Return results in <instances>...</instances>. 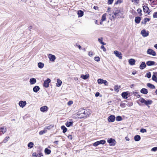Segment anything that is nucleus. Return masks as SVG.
I'll use <instances>...</instances> for the list:
<instances>
[{
  "mask_svg": "<svg viewBox=\"0 0 157 157\" xmlns=\"http://www.w3.org/2000/svg\"><path fill=\"white\" fill-rule=\"evenodd\" d=\"M90 114V113L87 110H85L84 109H80L78 110V112L74 114V115L79 118H86Z\"/></svg>",
  "mask_w": 157,
  "mask_h": 157,
  "instance_id": "obj_1",
  "label": "nucleus"
},
{
  "mask_svg": "<svg viewBox=\"0 0 157 157\" xmlns=\"http://www.w3.org/2000/svg\"><path fill=\"white\" fill-rule=\"evenodd\" d=\"M47 132V130L45 128L44 130L40 131L39 132V134L40 135H42Z\"/></svg>",
  "mask_w": 157,
  "mask_h": 157,
  "instance_id": "obj_37",
  "label": "nucleus"
},
{
  "mask_svg": "<svg viewBox=\"0 0 157 157\" xmlns=\"http://www.w3.org/2000/svg\"><path fill=\"white\" fill-rule=\"evenodd\" d=\"M29 82L31 84H33L36 82V80L34 78H31L30 79Z\"/></svg>",
  "mask_w": 157,
  "mask_h": 157,
  "instance_id": "obj_21",
  "label": "nucleus"
},
{
  "mask_svg": "<svg viewBox=\"0 0 157 157\" xmlns=\"http://www.w3.org/2000/svg\"><path fill=\"white\" fill-rule=\"evenodd\" d=\"M115 120V116L113 115H111L108 117V120L109 122H113Z\"/></svg>",
  "mask_w": 157,
  "mask_h": 157,
  "instance_id": "obj_12",
  "label": "nucleus"
},
{
  "mask_svg": "<svg viewBox=\"0 0 157 157\" xmlns=\"http://www.w3.org/2000/svg\"><path fill=\"white\" fill-rule=\"evenodd\" d=\"M61 129L63 130V132L64 133L66 132L67 131V129L63 125L61 126Z\"/></svg>",
  "mask_w": 157,
  "mask_h": 157,
  "instance_id": "obj_33",
  "label": "nucleus"
},
{
  "mask_svg": "<svg viewBox=\"0 0 157 157\" xmlns=\"http://www.w3.org/2000/svg\"><path fill=\"white\" fill-rule=\"evenodd\" d=\"M155 63V62L152 61H148L146 62V64L148 66L154 65Z\"/></svg>",
  "mask_w": 157,
  "mask_h": 157,
  "instance_id": "obj_16",
  "label": "nucleus"
},
{
  "mask_svg": "<svg viewBox=\"0 0 157 157\" xmlns=\"http://www.w3.org/2000/svg\"><path fill=\"white\" fill-rule=\"evenodd\" d=\"M140 92L144 94H147L148 92L147 90L145 88H142Z\"/></svg>",
  "mask_w": 157,
  "mask_h": 157,
  "instance_id": "obj_18",
  "label": "nucleus"
},
{
  "mask_svg": "<svg viewBox=\"0 0 157 157\" xmlns=\"http://www.w3.org/2000/svg\"><path fill=\"white\" fill-rule=\"evenodd\" d=\"M141 34L144 37H146L149 35V32L145 29L142 30L141 32Z\"/></svg>",
  "mask_w": 157,
  "mask_h": 157,
  "instance_id": "obj_7",
  "label": "nucleus"
},
{
  "mask_svg": "<svg viewBox=\"0 0 157 157\" xmlns=\"http://www.w3.org/2000/svg\"><path fill=\"white\" fill-rule=\"evenodd\" d=\"M125 139H126V140H127V141H129V139L128 137H126L125 138Z\"/></svg>",
  "mask_w": 157,
  "mask_h": 157,
  "instance_id": "obj_59",
  "label": "nucleus"
},
{
  "mask_svg": "<svg viewBox=\"0 0 157 157\" xmlns=\"http://www.w3.org/2000/svg\"><path fill=\"white\" fill-rule=\"evenodd\" d=\"M58 141H56L54 142V143L57 144H58Z\"/></svg>",
  "mask_w": 157,
  "mask_h": 157,
  "instance_id": "obj_62",
  "label": "nucleus"
},
{
  "mask_svg": "<svg viewBox=\"0 0 157 157\" xmlns=\"http://www.w3.org/2000/svg\"><path fill=\"white\" fill-rule=\"evenodd\" d=\"M68 137L69 139H72V136L71 135H69L68 136Z\"/></svg>",
  "mask_w": 157,
  "mask_h": 157,
  "instance_id": "obj_58",
  "label": "nucleus"
},
{
  "mask_svg": "<svg viewBox=\"0 0 157 157\" xmlns=\"http://www.w3.org/2000/svg\"><path fill=\"white\" fill-rule=\"evenodd\" d=\"M123 2V0H117L115 3V4H118L121 3Z\"/></svg>",
  "mask_w": 157,
  "mask_h": 157,
  "instance_id": "obj_43",
  "label": "nucleus"
},
{
  "mask_svg": "<svg viewBox=\"0 0 157 157\" xmlns=\"http://www.w3.org/2000/svg\"><path fill=\"white\" fill-rule=\"evenodd\" d=\"M132 2H134L135 4H137L139 2V0H131Z\"/></svg>",
  "mask_w": 157,
  "mask_h": 157,
  "instance_id": "obj_46",
  "label": "nucleus"
},
{
  "mask_svg": "<svg viewBox=\"0 0 157 157\" xmlns=\"http://www.w3.org/2000/svg\"><path fill=\"white\" fill-rule=\"evenodd\" d=\"M38 67L40 68H42L43 67H44V63H41V62H39V63H38Z\"/></svg>",
  "mask_w": 157,
  "mask_h": 157,
  "instance_id": "obj_36",
  "label": "nucleus"
},
{
  "mask_svg": "<svg viewBox=\"0 0 157 157\" xmlns=\"http://www.w3.org/2000/svg\"><path fill=\"white\" fill-rule=\"evenodd\" d=\"M105 143V140H101L97 141L94 143L93 144V146L95 147H96L100 144H104Z\"/></svg>",
  "mask_w": 157,
  "mask_h": 157,
  "instance_id": "obj_4",
  "label": "nucleus"
},
{
  "mask_svg": "<svg viewBox=\"0 0 157 157\" xmlns=\"http://www.w3.org/2000/svg\"><path fill=\"white\" fill-rule=\"evenodd\" d=\"M95 23L96 24H98V21L97 20H96L95 21Z\"/></svg>",
  "mask_w": 157,
  "mask_h": 157,
  "instance_id": "obj_63",
  "label": "nucleus"
},
{
  "mask_svg": "<svg viewBox=\"0 0 157 157\" xmlns=\"http://www.w3.org/2000/svg\"><path fill=\"white\" fill-rule=\"evenodd\" d=\"M51 80L48 78L45 80L43 86L46 88H48L49 86V83L51 82Z\"/></svg>",
  "mask_w": 157,
  "mask_h": 157,
  "instance_id": "obj_3",
  "label": "nucleus"
},
{
  "mask_svg": "<svg viewBox=\"0 0 157 157\" xmlns=\"http://www.w3.org/2000/svg\"><path fill=\"white\" fill-rule=\"evenodd\" d=\"M98 84H104L105 85H107L108 82L105 80H104L102 79H98Z\"/></svg>",
  "mask_w": 157,
  "mask_h": 157,
  "instance_id": "obj_6",
  "label": "nucleus"
},
{
  "mask_svg": "<svg viewBox=\"0 0 157 157\" xmlns=\"http://www.w3.org/2000/svg\"><path fill=\"white\" fill-rule=\"evenodd\" d=\"M153 17L154 18H157V12H155L154 13Z\"/></svg>",
  "mask_w": 157,
  "mask_h": 157,
  "instance_id": "obj_55",
  "label": "nucleus"
},
{
  "mask_svg": "<svg viewBox=\"0 0 157 157\" xmlns=\"http://www.w3.org/2000/svg\"><path fill=\"white\" fill-rule=\"evenodd\" d=\"M113 13L114 15V16H113V18L116 17H118L119 18L120 17V14H121L120 11V10H117V11H116L115 12L113 11Z\"/></svg>",
  "mask_w": 157,
  "mask_h": 157,
  "instance_id": "obj_14",
  "label": "nucleus"
},
{
  "mask_svg": "<svg viewBox=\"0 0 157 157\" xmlns=\"http://www.w3.org/2000/svg\"><path fill=\"white\" fill-rule=\"evenodd\" d=\"M100 94L99 92H97L95 94V96L96 97H98L99 95Z\"/></svg>",
  "mask_w": 157,
  "mask_h": 157,
  "instance_id": "obj_56",
  "label": "nucleus"
},
{
  "mask_svg": "<svg viewBox=\"0 0 157 157\" xmlns=\"http://www.w3.org/2000/svg\"><path fill=\"white\" fill-rule=\"evenodd\" d=\"M122 118L120 116H118L116 117V120L117 121H121Z\"/></svg>",
  "mask_w": 157,
  "mask_h": 157,
  "instance_id": "obj_40",
  "label": "nucleus"
},
{
  "mask_svg": "<svg viewBox=\"0 0 157 157\" xmlns=\"http://www.w3.org/2000/svg\"><path fill=\"white\" fill-rule=\"evenodd\" d=\"M40 89L39 87L38 86H34L33 89V91L34 92H37Z\"/></svg>",
  "mask_w": 157,
  "mask_h": 157,
  "instance_id": "obj_20",
  "label": "nucleus"
},
{
  "mask_svg": "<svg viewBox=\"0 0 157 157\" xmlns=\"http://www.w3.org/2000/svg\"><path fill=\"white\" fill-rule=\"evenodd\" d=\"M150 20V19L148 18H145L144 19V21L141 22V23L143 24H146L147 21H149Z\"/></svg>",
  "mask_w": 157,
  "mask_h": 157,
  "instance_id": "obj_35",
  "label": "nucleus"
},
{
  "mask_svg": "<svg viewBox=\"0 0 157 157\" xmlns=\"http://www.w3.org/2000/svg\"><path fill=\"white\" fill-rule=\"evenodd\" d=\"M48 109V107L46 106H44L41 107L40 108V110L41 111L44 112L47 111Z\"/></svg>",
  "mask_w": 157,
  "mask_h": 157,
  "instance_id": "obj_15",
  "label": "nucleus"
},
{
  "mask_svg": "<svg viewBox=\"0 0 157 157\" xmlns=\"http://www.w3.org/2000/svg\"><path fill=\"white\" fill-rule=\"evenodd\" d=\"M101 49H103V51L104 52H105L106 51V48H105V47L103 45H102L101 46Z\"/></svg>",
  "mask_w": 157,
  "mask_h": 157,
  "instance_id": "obj_51",
  "label": "nucleus"
},
{
  "mask_svg": "<svg viewBox=\"0 0 157 157\" xmlns=\"http://www.w3.org/2000/svg\"><path fill=\"white\" fill-rule=\"evenodd\" d=\"M9 138V137H6L3 140V142L4 143H6L8 140V139Z\"/></svg>",
  "mask_w": 157,
  "mask_h": 157,
  "instance_id": "obj_44",
  "label": "nucleus"
},
{
  "mask_svg": "<svg viewBox=\"0 0 157 157\" xmlns=\"http://www.w3.org/2000/svg\"><path fill=\"white\" fill-rule=\"evenodd\" d=\"M74 79L75 81H77L78 80V78L77 77H75L74 78Z\"/></svg>",
  "mask_w": 157,
  "mask_h": 157,
  "instance_id": "obj_60",
  "label": "nucleus"
},
{
  "mask_svg": "<svg viewBox=\"0 0 157 157\" xmlns=\"http://www.w3.org/2000/svg\"><path fill=\"white\" fill-rule=\"evenodd\" d=\"M137 11L138 12V13L140 14V16L142 15V14L141 13L142 10L140 8L138 9L137 10Z\"/></svg>",
  "mask_w": 157,
  "mask_h": 157,
  "instance_id": "obj_45",
  "label": "nucleus"
},
{
  "mask_svg": "<svg viewBox=\"0 0 157 157\" xmlns=\"http://www.w3.org/2000/svg\"><path fill=\"white\" fill-rule=\"evenodd\" d=\"M73 122H67L65 124L67 127H69L72 126L73 125Z\"/></svg>",
  "mask_w": 157,
  "mask_h": 157,
  "instance_id": "obj_34",
  "label": "nucleus"
},
{
  "mask_svg": "<svg viewBox=\"0 0 157 157\" xmlns=\"http://www.w3.org/2000/svg\"><path fill=\"white\" fill-rule=\"evenodd\" d=\"M154 47L157 49V44H155L154 46Z\"/></svg>",
  "mask_w": 157,
  "mask_h": 157,
  "instance_id": "obj_61",
  "label": "nucleus"
},
{
  "mask_svg": "<svg viewBox=\"0 0 157 157\" xmlns=\"http://www.w3.org/2000/svg\"><path fill=\"white\" fill-rule=\"evenodd\" d=\"M81 77L83 79H86L89 77V75L86 74L84 75L82 74L81 75Z\"/></svg>",
  "mask_w": 157,
  "mask_h": 157,
  "instance_id": "obj_28",
  "label": "nucleus"
},
{
  "mask_svg": "<svg viewBox=\"0 0 157 157\" xmlns=\"http://www.w3.org/2000/svg\"><path fill=\"white\" fill-rule=\"evenodd\" d=\"M44 152L46 154L48 155L51 153V151L47 148H46L44 150Z\"/></svg>",
  "mask_w": 157,
  "mask_h": 157,
  "instance_id": "obj_32",
  "label": "nucleus"
},
{
  "mask_svg": "<svg viewBox=\"0 0 157 157\" xmlns=\"http://www.w3.org/2000/svg\"><path fill=\"white\" fill-rule=\"evenodd\" d=\"M6 131V128H0V132H2L3 134L5 133Z\"/></svg>",
  "mask_w": 157,
  "mask_h": 157,
  "instance_id": "obj_29",
  "label": "nucleus"
},
{
  "mask_svg": "<svg viewBox=\"0 0 157 157\" xmlns=\"http://www.w3.org/2000/svg\"><path fill=\"white\" fill-rule=\"evenodd\" d=\"M147 86L151 89H154L155 88V86L153 84L150 83H147Z\"/></svg>",
  "mask_w": 157,
  "mask_h": 157,
  "instance_id": "obj_23",
  "label": "nucleus"
},
{
  "mask_svg": "<svg viewBox=\"0 0 157 157\" xmlns=\"http://www.w3.org/2000/svg\"><path fill=\"white\" fill-rule=\"evenodd\" d=\"M107 142L111 146L114 145L116 143L115 140L112 138H110L108 140Z\"/></svg>",
  "mask_w": 157,
  "mask_h": 157,
  "instance_id": "obj_8",
  "label": "nucleus"
},
{
  "mask_svg": "<svg viewBox=\"0 0 157 157\" xmlns=\"http://www.w3.org/2000/svg\"><path fill=\"white\" fill-rule=\"evenodd\" d=\"M146 76L148 78H150L151 77V73L150 72H149L148 73H147L146 74Z\"/></svg>",
  "mask_w": 157,
  "mask_h": 157,
  "instance_id": "obj_47",
  "label": "nucleus"
},
{
  "mask_svg": "<svg viewBox=\"0 0 157 157\" xmlns=\"http://www.w3.org/2000/svg\"><path fill=\"white\" fill-rule=\"evenodd\" d=\"M114 0H108V3L109 4H111L113 3Z\"/></svg>",
  "mask_w": 157,
  "mask_h": 157,
  "instance_id": "obj_52",
  "label": "nucleus"
},
{
  "mask_svg": "<svg viewBox=\"0 0 157 157\" xmlns=\"http://www.w3.org/2000/svg\"><path fill=\"white\" fill-rule=\"evenodd\" d=\"M57 83L56 84V86L58 87H59L61 85L62 83V82L59 78L57 79Z\"/></svg>",
  "mask_w": 157,
  "mask_h": 157,
  "instance_id": "obj_24",
  "label": "nucleus"
},
{
  "mask_svg": "<svg viewBox=\"0 0 157 157\" xmlns=\"http://www.w3.org/2000/svg\"><path fill=\"white\" fill-rule=\"evenodd\" d=\"M106 13H104L102 15L101 20V21H103L105 20L106 19Z\"/></svg>",
  "mask_w": 157,
  "mask_h": 157,
  "instance_id": "obj_31",
  "label": "nucleus"
},
{
  "mask_svg": "<svg viewBox=\"0 0 157 157\" xmlns=\"http://www.w3.org/2000/svg\"><path fill=\"white\" fill-rule=\"evenodd\" d=\"M140 101L141 102L147 105H151L152 103V101L151 100H147L146 101L142 98H141Z\"/></svg>",
  "mask_w": 157,
  "mask_h": 157,
  "instance_id": "obj_2",
  "label": "nucleus"
},
{
  "mask_svg": "<svg viewBox=\"0 0 157 157\" xmlns=\"http://www.w3.org/2000/svg\"><path fill=\"white\" fill-rule=\"evenodd\" d=\"M48 58L52 62H53L56 58L55 56L50 54H49Z\"/></svg>",
  "mask_w": 157,
  "mask_h": 157,
  "instance_id": "obj_10",
  "label": "nucleus"
},
{
  "mask_svg": "<svg viewBox=\"0 0 157 157\" xmlns=\"http://www.w3.org/2000/svg\"><path fill=\"white\" fill-rule=\"evenodd\" d=\"M26 105V102L25 101H20L19 102V105L22 108H23Z\"/></svg>",
  "mask_w": 157,
  "mask_h": 157,
  "instance_id": "obj_13",
  "label": "nucleus"
},
{
  "mask_svg": "<svg viewBox=\"0 0 157 157\" xmlns=\"http://www.w3.org/2000/svg\"><path fill=\"white\" fill-rule=\"evenodd\" d=\"M114 53L117 57H118L120 59H122V54L121 52L116 50L114 51Z\"/></svg>",
  "mask_w": 157,
  "mask_h": 157,
  "instance_id": "obj_9",
  "label": "nucleus"
},
{
  "mask_svg": "<svg viewBox=\"0 0 157 157\" xmlns=\"http://www.w3.org/2000/svg\"><path fill=\"white\" fill-rule=\"evenodd\" d=\"M98 42L101 44H102L103 45H106V43H105L103 42V38L101 37L100 38H99L98 39Z\"/></svg>",
  "mask_w": 157,
  "mask_h": 157,
  "instance_id": "obj_30",
  "label": "nucleus"
},
{
  "mask_svg": "<svg viewBox=\"0 0 157 157\" xmlns=\"http://www.w3.org/2000/svg\"><path fill=\"white\" fill-rule=\"evenodd\" d=\"M146 67V64L144 62H142L140 66V69H143Z\"/></svg>",
  "mask_w": 157,
  "mask_h": 157,
  "instance_id": "obj_17",
  "label": "nucleus"
},
{
  "mask_svg": "<svg viewBox=\"0 0 157 157\" xmlns=\"http://www.w3.org/2000/svg\"><path fill=\"white\" fill-rule=\"evenodd\" d=\"M53 127V126L52 125H51L48 126L46 127H45V129H50L51 128H52Z\"/></svg>",
  "mask_w": 157,
  "mask_h": 157,
  "instance_id": "obj_41",
  "label": "nucleus"
},
{
  "mask_svg": "<svg viewBox=\"0 0 157 157\" xmlns=\"http://www.w3.org/2000/svg\"><path fill=\"white\" fill-rule=\"evenodd\" d=\"M141 19L140 17H135V22L137 24H139L140 23Z\"/></svg>",
  "mask_w": 157,
  "mask_h": 157,
  "instance_id": "obj_22",
  "label": "nucleus"
},
{
  "mask_svg": "<svg viewBox=\"0 0 157 157\" xmlns=\"http://www.w3.org/2000/svg\"><path fill=\"white\" fill-rule=\"evenodd\" d=\"M94 60L95 61H99L100 60V58L99 57H96L94 58Z\"/></svg>",
  "mask_w": 157,
  "mask_h": 157,
  "instance_id": "obj_49",
  "label": "nucleus"
},
{
  "mask_svg": "<svg viewBox=\"0 0 157 157\" xmlns=\"http://www.w3.org/2000/svg\"><path fill=\"white\" fill-rule=\"evenodd\" d=\"M147 53L148 54L152 55L154 56H155L156 55L155 52L151 49H148L147 51Z\"/></svg>",
  "mask_w": 157,
  "mask_h": 157,
  "instance_id": "obj_5",
  "label": "nucleus"
},
{
  "mask_svg": "<svg viewBox=\"0 0 157 157\" xmlns=\"http://www.w3.org/2000/svg\"><path fill=\"white\" fill-rule=\"evenodd\" d=\"M118 89L119 87L117 86H115L114 87V89L115 91L117 92H118Z\"/></svg>",
  "mask_w": 157,
  "mask_h": 157,
  "instance_id": "obj_42",
  "label": "nucleus"
},
{
  "mask_svg": "<svg viewBox=\"0 0 157 157\" xmlns=\"http://www.w3.org/2000/svg\"><path fill=\"white\" fill-rule=\"evenodd\" d=\"M143 10L144 12L147 13H149L151 11L148 7L146 6H143Z\"/></svg>",
  "mask_w": 157,
  "mask_h": 157,
  "instance_id": "obj_11",
  "label": "nucleus"
},
{
  "mask_svg": "<svg viewBox=\"0 0 157 157\" xmlns=\"http://www.w3.org/2000/svg\"><path fill=\"white\" fill-rule=\"evenodd\" d=\"M33 142H30L28 144V147L31 148L33 147Z\"/></svg>",
  "mask_w": 157,
  "mask_h": 157,
  "instance_id": "obj_38",
  "label": "nucleus"
},
{
  "mask_svg": "<svg viewBox=\"0 0 157 157\" xmlns=\"http://www.w3.org/2000/svg\"><path fill=\"white\" fill-rule=\"evenodd\" d=\"M135 60L134 59H129V63L132 65H133L135 64Z\"/></svg>",
  "mask_w": 157,
  "mask_h": 157,
  "instance_id": "obj_19",
  "label": "nucleus"
},
{
  "mask_svg": "<svg viewBox=\"0 0 157 157\" xmlns=\"http://www.w3.org/2000/svg\"><path fill=\"white\" fill-rule=\"evenodd\" d=\"M120 106L122 108H124L125 107V104L123 103L120 104Z\"/></svg>",
  "mask_w": 157,
  "mask_h": 157,
  "instance_id": "obj_54",
  "label": "nucleus"
},
{
  "mask_svg": "<svg viewBox=\"0 0 157 157\" xmlns=\"http://www.w3.org/2000/svg\"><path fill=\"white\" fill-rule=\"evenodd\" d=\"M151 151H157V147H155L151 149Z\"/></svg>",
  "mask_w": 157,
  "mask_h": 157,
  "instance_id": "obj_50",
  "label": "nucleus"
},
{
  "mask_svg": "<svg viewBox=\"0 0 157 157\" xmlns=\"http://www.w3.org/2000/svg\"><path fill=\"white\" fill-rule=\"evenodd\" d=\"M73 103V102L72 101H69L68 103V105H70L71 104H72Z\"/></svg>",
  "mask_w": 157,
  "mask_h": 157,
  "instance_id": "obj_57",
  "label": "nucleus"
},
{
  "mask_svg": "<svg viewBox=\"0 0 157 157\" xmlns=\"http://www.w3.org/2000/svg\"><path fill=\"white\" fill-rule=\"evenodd\" d=\"M154 74L155 75H157V72H154Z\"/></svg>",
  "mask_w": 157,
  "mask_h": 157,
  "instance_id": "obj_64",
  "label": "nucleus"
},
{
  "mask_svg": "<svg viewBox=\"0 0 157 157\" xmlns=\"http://www.w3.org/2000/svg\"><path fill=\"white\" fill-rule=\"evenodd\" d=\"M128 93L126 92H123L121 94V95L122 97L124 99L127 98V96L128 95Z\"/></svg>",
  "mask_w": 157,
  "mask_h": 157,
  "instance_id": "obj_26",
  "label": "nucleus"
},
{
  "mask_svg": "<svg viewBox=\"0 0 157 157\" xmlns=\"http://www.w3.org/2000/svg\"><path fill=\"white\" fill-rule=\"evenodd\" d=\"M78 17H82L83 15V12L81 10H78Z\"/></svg>",
  "mask_w": 157,
  "mask_h": 157,
  "instance_id": "obj_25",
  "label": "nucleus"
},
{
  "mask_svg": "<svg viewBox=\"0 0 157 157\" xmlns=\"http://www.w3.org/2000/svg\"><path fill=\"white\" fill-rule=\"evenodd\" d=\"M135 140L136 141H139L141 139L140 136L139 135H137L134 136Z\"/></svg>",
  "mask_w": 157,
  "mask_h": 157,
  "instance_id": "obj_27",
  "label": "nucleus"
},
{
  "mask_svg": "<svg viewBox=\"0 0 157 157\" xmlns=\"http://www.w3.org/2000/svg\"><path fill=\"white\" fill-rule=\"evenodd\" d=\"M93 52L91 51L89 52V56L90 57L92 56L93 55Z\"/></svg>",
  "mask_w": 157,
  "mask_h": 157,
  "instance_id": "obj_53",
  "label": "nucleus"
},
{
  "mask_svg": "<svg viewBox=\"0 0 157 157\" xmlns=\"http://www.w3.org/2000/svg\"><path fill=\"white\" fill-rule=\"evenodd\" d=\"M140 132L142 133H144L147 132V130L145 129L142 128L140 129Z\"/></svg>",
  "mask_w": 157,
  "mask_h": 157,
  "instance_id": "obj_48",
  "label": "nucleus"
},
{
  "mask_svg": "<svg viewBox=\"0 0 157 157\" xmlns=\"http://www.w3.org/2000/svg\"><path fill=\"white\" fill-rule=\"evenodd\" d=\"M152 79L155 82H156L157 80V78L156 76L154 74L152 76Z\"/></svg>",
  "mask_w": 157,
  "mask_h": 157,
  "instance_id": "obj_39",
  "label": "nucleus"
}]
</instances>
